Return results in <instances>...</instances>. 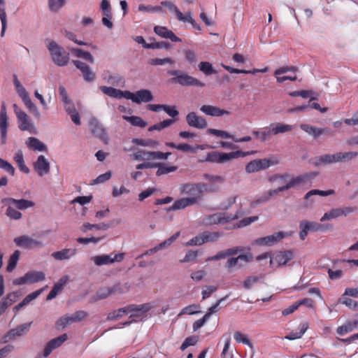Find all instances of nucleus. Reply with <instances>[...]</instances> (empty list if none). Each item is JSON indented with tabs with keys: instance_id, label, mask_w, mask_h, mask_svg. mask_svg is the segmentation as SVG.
<instances>
[{
	"instance_id": "obj_63",
	"label": "nucleus",
	"mask_w": 358,
	"mask_h": 358,
	"mask_svg": "<svg viewBox=\"0 0 358 358\" xmlns=\"http://www.w3.org/2000/svg\"><path fill=\"white\" fill-rule=\"evenodd\" d=\"M199 308V306L193 304L189 305L184 308L182 309L180 311L179 315H183V314H196L199 313L200 311H199L197 309Z\"/></svg>"
},
{
	"instance_id": "obj_24",
	"label": "nucleus",
	"mask_w": 358,
	"mask_h": 358,
	"mask_svg": "<svg viewBox=\"0 0 358 358\" xmlns=\"http://www.w3.org/2000/svg\"><path fill=\"white\" fill-rule=\"evenodd\" d=\"M197 202V199L195 197L191 198H182L176 201L173 204L169 207V210H182L186 207L192 206Z\"/></svg>"
},
{
	"instance_id": "obj_60",
	"label": "nucleus",
	"mask_w": 358,
	"mask_h": 358,
	"mask_svg": "<svg viewBox=\"0 0 358 358\" xmlns=\"http://www.w3.org/2000/svg\"><path fill=\"white\" fill-rule=\"evenodd\" d=\"M208 132L210 134L215 135L216 136L221 137L222 138H234V136H231L227 131H223V130H219L215 129H209L208 130Z\"/></svg>"
},
{
	"instance_id": "obj_11",
	"label": "nucleus",
	"mask_w": 358,
	"mask_h": 358,
	"mask_svg": "<svg viewBox=\"0 0 358 358\" xmlns=\"http://www.w3.org/2000/svg\"><path fill=\"white\" fill-rule=\"evenodd\" d=\"M300 233L299 236L301 240H304L309 231H318L322 230L324 225L315 222H308L302 220L299 224Z\"/></svg>"
},
{
	"instance_id": "obj_32",
	"label": "nucleus",
	"mask_w": 358,
	"mask_h": 358,
	"mask_svg": "<svg viewBox=\"0 0 358 358\" xmlns=\"http://www.w3.org/2000/svg\"><path fill=\"white\" fill-rule=\"evenodd\" d=\"M252 133L256 137V138L260 140L261 141H265L269 139L271 136L273 135L271 125L264 128L262 131L254 130Z\"/></svg>"
},
{
	"instance_id": "obj_58",
	"label": "nucleus",
	"mask_w": 358,
	"mask_h": 358,
	"mask_svg": "<svg viewBox=\"0 0 358 358\" xmlns=\"http://www.w3.org/2000/svg\"><path fill=\"white\" fill-rule=\"evenodd\" d=\"M112 173L110 171L106 172L103 174H101L96 179L93 180L91 182V185H94L100 183H103L110 179Z\"/></svg>"
},
{
	"instance_id": "obj_35",
	"label": "nucleus",
	"mask_w": 358,
	"mask_h": 358,
	"mask_svg": "<svg viewBox=\"0 0 358 358\" xmlns=\"http://www.w3.org/2000/svg\"><path fill=\"white\" fill-rule=\"evenodd\" d=\"M4 205L7 206L8 208L6 211V215L12 220H20L22 217V213L16 210L15 206L10 203L1 202Z\"/></svg>"
},
{
	"instance_id": "obj_30",
	"label": "nucleus",
	"mask_w": 358,
	"mask_h": 358,
	"mask_svg": "<svg viewBox=\"0 0 358 358\" xmlns=\"http://www.w3.org/2000/svg\"><path fill=\"white\" fill-rule=\"evenodd\" d=\"M201 187H203L202 183H185L181 185L180 189L182 192L196 195L200 194Z\"/></svg>"
},
{
	"instance_id": "obj_37",
	"label": "nucleus",
	"mask_w": 358,
	"mask_h": 358,
	"mask_svg": "<svg viewBox=\"0 0 358 358\" xmlns=\"http://www.w3.org/2000/svg\"><path fill=\"white\" fill-rule=\"evenodd\" d=\"M28 146L29 148L37 150L39 152L45 151L47 149L46 145L39 141L38 138L34 137H29L28 139Z\"/></svg>"
},
{
	"instance_id": "obj_12",
	"label": "nucleus",
	"mask_w": 358,
	"mask_h": 358,
	"mask_svg": "<svg viewBox=\"0 0 358 358\" xmlns=\"http://www.w3.org/2000/svg\"><path fill=\"white\" fill-rule=\"evenodd\" d=\"M14 242L17 246L22 247L27 249L41 248L43 246V243L41 241L34 239L27 236H21L16 237L14 239Z\"/></svg>"
},
{
	"instance_id": "obj_50",
	"label": "nucleus",
	"mask_w": 358,
	"mask_h": 358,
	"mask_svg": "<svg viewBox=\"0 0 358 358\" xmlns=\"http://www.w3.org/2000/svg\"><path fill=\"white\" fill-rule=\"evenodd\" d=\"M123 118L129 122L133 126L144 128L147 126V123L138 116H123Z\"/></svg>"
},
{
	"instance_id": "obj_14",
	"label": "nucleus",
	"mask_w": 358,
	"mask_h": 358,
	"mask_svg": "<svg viewBox=\"0 0 358 358\" xmlns=\"http://www.w3.org/2000/svg\"><path fill=\"white\" fill-rule=\"evenodd\" d=\"M68 339V336L66 334H64L55 338L50 340L45 345L43 355L45 357H48L52 351L59 346H61L66 340Z\"/></svg>"
},
{
	"instance_id": "obj_7",
	"label": "nucleus",
	"mask_w": 358,
	"mask_h": 358,
	"mask_svg": "<svg viewBox=\"0 0 358 358\" xmlns=\"http://www.w3.org/2000/svg\"><path fill=\"white\" fill-rule=\"evenodd\" d=\"M124 257V253H118V254H110V255H96L92 257V260L96 266H103L110 264H113L114 262H120L123 260Z\"/></svg>"
},
{
	"instance_id": "obj_16",
	"label": "nucleus",
	"mask_w": 358,
	"mask_h": 358,
	"mask_svg": "<svg viewBox=\"0 0 358 358\" xmlns=\"http://www.w3.org/2000/svg\"><path fill=\"white\" fill-rule=\"evenodd\" d=\"M186 120L189 126L194 128L205 129L208 126L206 120L194 112L189 113L186 116Z\"/></svg>"
},
{
	"instance_id": "obj_54",
	"label": "nucleus",
	"mask_w": 358,
	"mask_h": 358,
	"mask_svg": "<svg viewBox=\"0 0 358 358\" xmlns=\"http://www.w3.org/2000/svg\"><path fill=\"white\" fill-rule=\"evenodd\" d=\"M171 45L166 41L155 42L144 45V48L147 49H169L171 48Z\"/></svg>"
},
{
	"instance_id": "obj_48",
	"label": "nucleus",
	"mask_w": 358,
	"mask_h": 358,
	"mask_svg": "<svg viewBox=\"0 0 358 358\" xmlns=\"http://www.w3.org/2000/svg\"><path fill=\"white\" fill-rule=\"evenodd\" d=\"M111 294H123L129 292V286L127 283L121 285L120 283H116L112 287H109Z\"/></svg>"
},
{
	"instance_id": "obj_33",
	"label": "nucleus",
	"mask_w": 358,
	"mask_h": 358,
	"mask_svg": "<svg viewBox=\"0 0 358 358\" xmlns=\"http://www.w3.org/2000/svg\"><path fill=\"white\" fill-rule=\"evenodd\" d=\"M271 127L273 135L290 132L293 129V126L282 123L271 124Z\"/></svg>"
},
{
	"instance_id": "obj_44",
	"label": "nucleus",
	"mask_w": 358,
	"mask_h": 358,
	"mask_svg": "<svg viewBox=\"0 0 358 358\" xmlns=\"http://www.w3.org/2000/svg\"><path fill=\"white\" fill-rule=\"evenodd\" d=\"M101 92L113 98L121 99L122 90L113 88L112 87L101 86Z\"/></svg>"
},
{
	"instance_id": "obj_38",
	"label": "nucleus",
	"mask_w": 358,
	"mask_h": 358,
	"mask_svg": "<svg viewBox=\"0 0 358 358\" xmlns=\"http://www.w3.org/2000/svg\"><path fill=\"white\" fill-rule=\"evenodd\" d=\"M110 295L109 287H103L99 289L94 296H91L90 301L91 303H95L97 301L105 299Z\"/></svg>"
},
{
	"instance_id": "obj_19",
	"label": "nucleus",
	"mask_w": 358,
	"mask_h": 358,
	"mask_svg": "<svg viewBox=\"0 0 358 358\" xmlns=\"http://www.w3.org/2000/svg\"><path fill=\"white\" fill-rule=\"evenodd\" d=\"M334 194V190L329 189L327 191L319 190V189H312L306 193L304 196V205L305 206H309L314 203L313 196L316 195H319L321 196H327Z\"/></svg>"
},
{
	"instance_id": "obj_5",
	"label": "nucleus",
	"mask_w": 358,
	"mask_h": 358,
	"mask_svg": "<svg viewBox=\"0 0 358 358\" xmlns=\"http://www.w3.org/2000/svg\"><path fill=\"white\" fill-rule=\"evenodd\" d=\"M88 315L87 313L84 310L76 311L72 315H66L64 317L59 318L56 323L58 328L60 327L64 329L69 324L73 322H78L84 320Z\"/></svg>"
},
{
	"instance_id": "obj_53",
	"label": "nucleus",
	"mask_w": 358,
	"mask_h": 358,
	"mask_svg": "<svg viewBox=\"0 0 358 358\" xmlns=\"http://www.w3.org/2000/svg\"><path fill=\"white\" fill-rule=\"evenodd\" d=\"M264 278V274H260L258 276H249L245 280L243 286L245 289H249L255 283H257L260 279H263Z\"/></svg>"
},
{
	"instance_id": "obj_26",
	"label": "nucleus",
	"mask_w": 358,
	"mask_h": 358,
	"mask_svg": "<svg viewBox=\"0 0 358 358\" xmlns=\"http://www.w3.org/2000/svg\"><path fill=\"white\" fill-rule=\"evenodd\" d=\"M200 110L206 115L215 117H220L229 113V112L226 110L210 105H203L201 107Z\"/></svg>"
},
{
	"instance_id": "obj_41",
	"label": "nucleus",
	"mask_w": 358,
	"mask_h": 358,
	"mask_svg": "<svg viewBox=\"0 0 358 358\" xmlns=\"http://www.w3.org/2000/svg\"><path fill=\"white\" fill-rule=\"evenodd\" d=\"M22 101L24 102L25 106L29 109V112L31 113L36 118L39 119L41 117L40 112L30 97L29 96H27L22 99Z\"/></svg>"
},
{
	"instance_id": "obj_6",
	"label": "nucleus",
	"mask_w": 358,
	"mask_h": 358,
	"mask_svg": "<svg viewBox=\"0 0 358 358\" xmlns=\"http://www.w3.org/2000/svg\"><path fill=\"white\" fill-rule=\"evenodd\" d=\"M277 164H278V160L277 158H273L272 159H268L266 158L255 159L250 162L246 166V171L248 173H253L262 169H265L270 166H273Z\"/></svg>"
},
{
	"instance_id": "obj_15",
	"label": "nucleus",
	"mask_w": 358,
	"mask_h": 358,
	"mask_svg": "<svg viewBox=\"0 0 358 358\" xmlns=\"http://www.w3.org/2000/svg\"><path fill=\"white\" fill-rule=\"evenodd\" d=\"M31 322L25 323L17 326V327L10 329L4 336V342H7L8 340L15 339L17 336H21L27 334L30 329Z\"/></svg>"
},
{
	"instance_id": "obj_9",
	"label": "nucleus",
	"mask_w": 358,
	"mask_h": 358,
	"mask_svg": "<svg viewBox=\"0 0 358 358\" xmlns=\"http://www.w3.org/2000/svg\"><path fill=\"white\" fill-rule=\"evenodd\" d=\"M241 215L237 212L235 215L227 213H215L207 217V223L210 224H224L229 221L238 219Z\"/></svg>"
},
{
	"instance_id": "obj_62",
	"label": "nucleus",
	"mask_w": 358,
	"mask_h": 358,
	"mask_svg": "<svg viewBox=\"0 0 358 358\" xmlns=\"http://www.w3.org/2000/svg\"><path fill=\"white\" fill-rule=\"evenodd\" d=\"M101 8L103 15L107 16V17H112L110 4L108 0H102L101 1Z\"/></svg>"
},
{
	"instance_id": "obj_47",
	"label": "nucleus",
	"mask_w": 358,
	"mask_h": 358,
	"mask_svg": "<svg viewBox=\"0 0 358 358\" xmlns=\"http://www.w3.org/2000/svg\"><path fill=\"white\" fill-rule=\"evenodd\" d=\"M308 328V323H303L300 325L299 331L291 332L285 336V338L288 340H295L297 338H300L305 334Z\"/></svg>"
},
{
	"instance_id": "obj_40",
	"label": "nucleus",
	"mask_w": 358,
	"mask_h": 358,
	"mask_svg": "<svg viewBox=\"0 0 358 358\" xmlns=\"http://www.w3.org/2000/svg\"><path fill=\"white\" fill-rule=\"evenodd\" d=\"M256 151H251L248 152H243L241 151L232 152L230 153H218V152H212L208 153L206 157H236V155H239L238 157H245L246 155L255 154Z\"/></svg>"
},
{
	"instance_id": "obj_56",
	"label": "nucleus",
	"mask_w": 358,
	"mask_h": 358,
	"mask_svg": "<svg viewBox=\"0 0 358 358\" xmlns=\"http://www.w3.org/2000/svg\"><path fill=\"white\" fill-rule=\"evenodd\" d=\"M65 4V0H48V6L50 10L59 11Z\"/></svg>"
},
{
	"instance_id": "obj_2",
	"label": "nucleus",
	"mask_w": 358,
	"mask_h": 358,
	"mask_svg": "<svg viewBox=\"0 0 358 358\" xmlns=\"http://www.w3.org/2000/svg\"><path fill=\"white\" fill-rule=\"evenodd\" d=\"M168 74L174 76L171 79V83H177L182 86H196L204 87V83L198 80L197 78L189 76L187 73L181 71L180 70H171L168 71Z\"/></svg>"
},
{
	"instance_id": "obj_61",
	"label": "nucleus",
	"mask_w": 358,
	"mask_h": 358,
	"mask_svg": "<svg viewBox=\"0 0 358 358\" xmlns=\"http://www.w3.org/2000/svg\"><path fill=\"white\" fill-rule=\"evenodd\" d=\"M290 176L287 173H285L282 175H276L273 176L270 180L271 181H278L280 185H285L287 182L288 179L289 178Z\"/></svg>"
},
{
	"instance_id": "obj_55",
	"label": "nucleus",
	"mask_w": 358,
	"mask_h": 358,
	"mask_svg": "<svg viewBox=\"0 0 358 358\" xmlns=\"http://www.w3.org/2000/svg\"><path fill=\"white\" fill-rule=\"evenodd\" d=\"M234 339L238 343H243L248 345L250 348H253V345L250 341L246 337L245 334L241 333V331H236L234 335Z\"/></svg>"
},
{
	"instance_id": "obj_8",
	"label": "nucleus",
	"mask_w": 358,
	"mask_h": 358,
	"mask_svg": "<svg viewBox=\"0 0 358 358\" xmlns=\"http://www.w3.org/2000/svg\"><path fill=\"white\" fill-rule=\"evenodd\" d=\"M357 210L355 207L337 208L331 209L325 213L321 217V222H325L331 219H335L341 216H347L348 215L355 212Z\"/></svg>"
},
{
	"instance_id": "obj_43",
	"label": "nucleus",
	"mask_w": 358,
	"mask_h": 358,
	"mask_svg": "<svg viewBox=\"0 0 358 358\" xmlns=\"http://www.w3.org/2000/svg\"><path fill=\"white\" fill-rule=\"evenodd\" d=\"M307 179L308 178L306 176H299L289 180L285 185H283L282 189H285V190H287L298 185L304 183L307 180Z\"/></svg>"
},
{
	"instance_id": "obj_17",
	"label": "nucleus",
	"mask_w": 358,
	"mask_h": 358,
	"mask_svg": "<svg viewBox=\"0 0 358 358\" xmlns=\"http://www.w3.org/2000/svg\"><path fill=\"white\" fill-rule=\"evenodd\" d=\"M8 127V118L6 108L4 104L1 106L0 111V136L2 143H5Z\"/></svg>"
},
{
	"instance_id": "obj_21",
	"label": "nucleus",
	"mask_w": 358,
	"mask_h": 358,
	"mask_svg": "<svg viewBox=\"0 0 358 358\" xmlns=\"http://www.w3.org/2000/svg\"><path fill=\"white\" fill-rule=\"evenodd\" d=\"M301 129L308 134L309 135L312 136L313 138H316L324 134H330L331 131L329 129L324 128V129H320L317 128L315 127L311 126L310 124H301L300 125Z\"/></svg>"
},
{
	"instance_id": "obj_20",
	"label": "nucleus",
	"mask_w": 358,
	"mask_h": 358,
	"mask_svg": "<svg viewBox=\"0 0 358 358\" xmlns=\"http://www.w3.org/2000/svg\"><path fill=\"white\" fill-rule=\"evenodd\" d=\"M1 202L10 203L11 204H13L16 208L21 210H26L29 208H31L35 205L34 202L24 199H15L13 198H4L1 200Z\"/></svg>"
},
{
	"instance_id": "obj_29",
	"label": "nucleus",
	"mask_w": 358,
	"mask_h": 358,
	"mask_svg": "<svg viewBox=\"0 0 358 358\" xmlns=\"http://www.w3.org/2000/svg\"><path fill=\"white\" fill-rule=\"evenodd\" d=\"M90 129L93 135L99 138L103 141L106 142L108 140V136L104 128L99 124L95 122H91L90 124Z\"/></svg>"
},
{
	"instance_id": "obj_64",
	"label": "nucleus",
	"mask_w": 358,
	"mask_h": 358,
	"mask_svg": "<svg viewBox=\"0 0 358 358\" xmlns=\"http://www.w3.org/2000/svg\"><path fill=\"white\" fill-rule=\"evenodd\" d=\"M204 242L203 233H201L196 236L195 237L192 238L191 240H189L187 243V245H201Z\"/></svg>"
},
{
	"instance_id": "obj_28",
	"label": "nucleus",
	"mask_w": 358,
	"mask_h": 358,
	"mask_svg": "<svg viewBox=\"0 0 358 358\" xmlns=\"http://www.w3.org/2000/svg\"><path fill=\"white\" fill-rule=\"evenodd\" d=\"M154 97L150 90H140L136 92L134 103H141L142 102L148 103L153 100Z\"/></svg>"
},
{
	"instance_id": "obj_25",
	"label": "nucleus",
	"mask_w": 358,
	"mask_h": 358,
	"mask_svg": "<svg viewBox=\"0 0 358 358\" xmlns=\"http://www.w3.org/2000/svg\"><path fill=\"white\" fill-rule=\"evenodd\" d=\"M77 250L76 248H65L59 251L54 252L51 256L56 260L62 261L69 259L76 255Z\"/></svg>"
},
{
	"instance_id": "obj_34",
	"label": "nucleus",
	"mask_w": 358,
	"mask_h": 358,
	"mask_svg": "<svg viewBox=\"0 0 358 358\" xmlns=\"http://www.w3.org/2000/svg\"><path fill=\"white\" fill-rule=\"evenodd\" d=\"M26 278L28 283H34L45 279V275L42 271H29L26 274Z\"/></svg>"
},
{
	"instance_id": "obj_45",
	"label": "nucleus",
	"mask_w": 358,
	"mask_h": 358,
	"mask_svg": "<svg viewBox=\"0 0 358 358\" xmlns=\"http://www.w3.org/2000/svg\"><path fill=\"white\" fill-rule=\"evenodd\" d=\"M155 164L156 168H158V170L157 171V176H161L169 173L170 172L175 171L178 169L176 166H169L166 164L162 163H155Z\"/></svg>"
},
{
	"instance_id": "obj_36",
	"label": "nucleus",
	"mask_w": 358,
	"mask_h": 358,
	"mask_svg": "<svg viewBox=\"0 0 358 358\" xmlns=\"http://www.w3.org/2000/svg\"><path fill=\"white\" fill-rule=\"evenodd\" d=\"M345 158H313L312 164L316 166H325L332 163L343 162Z\"/></svg>"
},
{
	"instance_id": "obj_23",
	"label": "nucleus",
	"mask_w": 358,
	"mask_h": 358,
	"mask_svg": "<svg viewBox=\"0 0 358 358\" xmlns=\"http://www.w3.org/2000/svg\"><path fill=\"white\" fill-rule=\"evenodd\" d=\"M154 31L158 36L164 38H169L173 42L181 41V39L179 37L176 36L171 30L165 27L155 26Z\"/></svg>"
},
{
	"instance_id": "obj_1",
	"label": "nucleus",
	"mask_w": 358,
	"mask_h": 358,
	"mask_svg": "<svg viewBox=\"0 0 358 358\" xmlns=\"http://www.w3.org/2000/svg\"><path fill=\"white\" fill-rule=\"evenodd\" d=\"M270 257V266L279 267L285 265L289 260L294 257L293 252L291 250L280 251L271 255L269 253L266 252L257 257V261L266 259Z\"/></svg>"
},
{
	"instance_id": "obj_10",
	"label": "nucleus",
	"mask_w": 358,
	"mask_h": 358,
	"mask_svg": "<svg viewBox=\"0 0 358 358\" xmlns=\"http://www.w3.org/2000/svg\"><path fill=\"white\" fill-rule=\"evenodd\" d=\"M287 233L285 232H275L272 235L262 237L256 239L254 241V244L258 245H267V246H272L277 243H278L280 240L286 237Z\"/></svg>"
},
{
	"instance_id": "obj_42",
	"label": "nucleus",
	"mask_w": 358,
	"mask_h": 358,
	"mask_svg": "<svg viewBox=\"0 0 358 358\" xmlns=\"http://www.w3.org/2000/svg\"><path fill=\"white\" fill-rule=\"evenodd\" d=\"M20 255V252L19 250H15L10 256L8 259V265L6 267L7 272H12L17 266V264L19 261Z\"/></svg>"
},
{
	"instance_id": "obj_27",
	"label": "nucleus",
	"mask_w": 358,
	"mask_h": 358,
	"mask_svg": "<svg viewBox=\"0 0 358 358\" xmlns=\"http://www.w3.org/2000/svg\"><path fill=\"white\" fill-rule=\"evenodd\" d=\"M34 167L40 176L46 175L50 171V163L45 158H38L34 164Z\"/></svg>"
},
{
	"instance_id": "obj_49",
	"label": "nucleus",
	"mask_w": 358,
	"mask_h": 358,
	"mask_svg": "<svg viewBox=\"0 0 358 358\" xmlns=\"http://www.w3.org/2000/svg\"><path fill=\"white\" fill-rule=\"evenodd\" d=\"M222 233L218 231L210 232L208 231H206L203 232V236L204 239V242H215L218 241V239L222 236Z\"/></svg>"
},
{
	"instance_id": "obj_39",
	"label": "nucleus",
	"mask_w": 358,
	"mask_h": 358,
	"mask_svg": "<svg viewBox=\"0 0 358 358\" xmlns=\"http://www.w3.org/2000/svg\"><path fill=\"white\" fill-rule=\"evenodd\" d=\"M111 224H106V223H100V224H90V223H85L81 227L80 229L83 232H86L89 229H95L96 230H107L110 227H111Z\"/></svg>"
},
{
	"instance_id": "obj_18",
	"label": "nucleus",
	"mask_w": 358,
	"mask_h": 358,
	"mask_svg": "<svg viewBox=\"0 0 358 358\" xmlns=\"http://www.w3.org/2000/svg\"><path fill=\"white\" fill-rule=\"evenodd\" d=\"M73 64L79 69L86 82H92L95 79V73L91 70V68L87 64L80 61L73 60Z\"/></svg>"
},
{
	"instance_id": "obj_57",
	"label": "nucleus",
	"mask_w": 358,
	"mask_h": 358,
	"mask_svg": "<svg viewBox=\"0 0 358 358\" xmlns=\"http://www.w3.org/2000/svg\"><path fill=\"white\" fill-rule=\"evenodd\" d=\"M148 64L152 66L164 65L165 64H173L174 61L171 58H153L149 59Z\"/></svg>"
},
{
	"instance_id": "obj_52",
	"label": "nucleus",
	"mask_w": 358,
	"mask_h": 358,
	"mask_svg": "<svg viewBox=\"0 0 358 358\" xmlns=\"http://www.w3.org/2000/svg\"><path fill=\"white\" fill-rule=\"evenodd\" d=\"M199 67V70L206 76H209L216 73V71L214 70L213 67V65L208 62H200Z\"/></svg>"
},
{
	"instance_id": "obj_46",
	"label": "nucleus",
	"mask_w": 358,
	"mask_h": 358,
	"mask_svg": "<svg viewBox=\"0 0 358 358\" xmlns=\"http://www.w3.org/2000/svg\"><path fill=\"white\" fill-rule=\"evenodd\" d=\"M0 19L2 25L1 36H3L7 25V17L5 10L4 0H0Z\"/></svg>"
},
{
	"instance_id": "obj_31",
	"label": "nucleus",
	"mask_w": 358,
	"mask_h": 358,
	"mask_svg": "<svg viewBox=\"0 0 358 358\" xmlns=\"http://www.w3.org/2000/svg\"><path fill=\"white\" fill-rule=\"evenodd\" d=\"M358 326V321L350 322L348 321L343 325L338 327L336 329V333L340 336H343L348 332L355 330Z\"/></svg>"
},
{
	"instance_id": "obj_22",
	"label": "nucleus",
	"mask_w": 358,
	"mask_h": 358,
	"mask_svg": "<svg viewBox=\"0 0 358 358\" xmlns=\"http://www.w3.org/2000/svg\"><path fill=\"white\" fill-rule=\"evenodd\" d=\"M69 281V276L64 275L55 284L52 290L50 292L48 295L47 296L46 300L50 301L53 299L57 296L58 293L61 292L64 287L66 285V283Z\"/></svg>"
},
{
	"instance_id": "obj_59",
	"label": "nucleus",
	"mask_w": 358,
	"mask_h": 358,
	"mask_svg": "<svg viewBox=\"0 0 358 358\" xmlns=\"http://www.w3.org/2000/svg\"><path fill=\"white\" fill-rule=\"evenodd\" d=\"M184 55L186 60L190 64H194L197 62V54L195 51L188 49L184 52Z\"/></svg>"
},
{
	"instance_id": "obj_13",
	"label": "nucleus",
	"mask_w": 358,
	"mask_h": 358,
	"mask_svg": "<svg viewBox=\"0 0 358 358\" xmlns=\"http://www.w3.org/2000/svg\"><path fill=\"white\" fill-rule=\"evenodd\" d=\"M150 306L148 303H144L141 305L131 304L124 308H122V310L120 312H125V313H131L130 317H140L143 313H146Z\"/></svg>"
},
{
	"instance_id": "obj_51",
	"label": "nucleus",
	"mask_w": 358,
	"mask_h": 358,
	"mask_svg": "<svg viewBox=\"0 0 358 358\" xmlns=\"http://www.w3.org/2000/svg\"><path fill=\"white\" fill-rule=\"evenodd\" d=\"M166 145L172 148H176L177 150L184 152H194V148L187 143H180L176 145L174 143H167Z\"/></svg>"
},
{
	"instance_id": "obj_3",
	"label": "nucleus",
	"mask_w": 358,
	"mask_h": 358,
	"mask_svg": "<svg viewBox=\"0 0 358 358\" xmlns=\"http://www.w3.org/2000/svg\"><path fill=\"white\" fill-rule=\"evenodd\" d=\"M53 62L59 66H66L69 61V53L66 52L55 41L48 45Z\"/></svg>"
},
{
	"instance_id": "obj_4",
	"label": "nucleus",
	"mask_w": 358,
	"mask_h": 358,
	"mask_svg": "<svg viewBox=\"0 0 358 358\" xmlns=\"http://www.w3.org/2000/svg\"><path fill=\"white\" fill-rule=\"evenodd\" d=\"M14 113L17 120L20 130L31 131L34 129V124L30 117L23 111L16 103L13 105Z\"/></svg>"
}]
</instances>
